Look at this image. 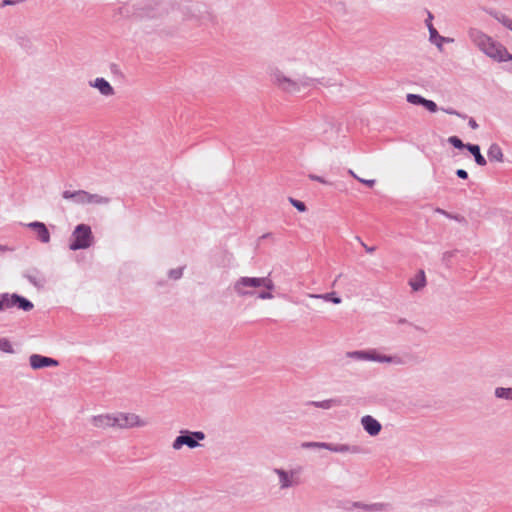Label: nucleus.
I'll list each match as a JSON object with an SVG mask.
<instances>
[{"label":"nucleus","mask_w":512,"mask_h":512,"mask_svg":"<svg viewBox=\"0 0 512 512\" xmlns=\"http://www.w3.org/2000/svg\"><path fill=\"white\" fill-rule=\"evenodd\" d=\"M180 11L183 20L193 23H199L207 14L204 5L192 2L182 5Z\"/></svg>","instance_id":"nucleus-10"},{"label":"nucleus","mask_w":512,"mask_h":512,"mask_svg":"<svg viewBox=\"0 0 512 512\" xmlns=\"http://www.w3.org/2000/svg\"><path fill=\"white\" fill-rule=\"evenodd\" d=\"M20 0H3L0 4L1 7L16 5Z\"/></svg>","instance_id":"nucleus-38"},{"label":"nucleus","mask_w":512,"mask_h":512,"mask_svg":"<svg viewBox=\"0 0 512 512\" xmlns=\"http://www.w3.org/2000/svg\"><path fill=\"white\" fill-rule=\"evenodd\" d=\"M354 506L364 509V510H367L369 512H378V511H382L385 508V504H383V503H374V504H370V505L355 503Z\"/></svg>","instance_id":"nucleus-26"},{"label":"nucleus","mask_w":512,"mask_h":512,"mask_svg":"<svg viewBox=\"0 0 512 512\" xmlns=\"http://www.w3.org/2000/svg\"><path fill=\"white\" fill-rule=\"evenodd\" d=\"M426 283V275L423 270H419L415 275H413L409 279L408 282L409 286L414 292L421 291L426 286Z\"/></svg>","instance_id":"nucleus-18"},{"label":"nucleus","mask_w":512,"mask_h":512,"mask_svg":"<svg viewBox=\"0 0 512 512\" xmlns=\"http://www.w3.org/2000/svg\"><path fill=\"white\" fill-rule=\"evenodd\" d=\"M232 289L239 298L272 300L275 297L276 286L270 275L263 277L241 276L233 282Z\"/></svg>","instance_id":"nucleus-2"},{"label":"nucleus","mask_w":512,"mask_h":512,"mask_svg":"<svg viewBox=\"0 0 512 512\" xmlns=\"http://www.w3.org/2000/svg\"><path fill=\"white\" fill-rule=\"evenodd\" d=\"M468 125H469V127H470L471 129H473V130L478 129V127H479V126H478V124H477V122L475 121V119H474V118H469V120H468Z\"/></svg>","instance_id":"nucleus-40"},{"label":"nucleus","mask_w":512,"mask_h":512,"mask_svg":"<svg viewBox=\"0 0 512 512\" xmlns=\"http://www.w3.org/2000/svg\"><path fill=\"white\" fill-rule=\"evenodd\" d=\"M205 439L206 435L203 431L183 429L179 431V434L173 440L171 448L174 451H180L183 447L196 449L202 446L201 441Z\"/></svg>","instance_id":"nucleus-5"},{"label":"nucleus","mask_w":512,"mask_h":512,"mask_svg":"<svg viewBox=\"0 0 512 512\" xmlns=\"http://www.w3.org/2000/svg\"><path fill=\"white\" fill-rule=\"evenodd\" d=\"M341 404L340 400L338 399H334V398H331V399H325V400H322V401H311L309 402V405H312L316 408H320V409H324V410H329V409H332L334 407H337Z\"/></svg>","instance_id":"nucleus-21"},{"label":"nucleus","mask_w":512,"mask_h":512,"mask_svg":"<svg viewBox=\"0 0 512 512\" xmlns=\"http://www.w3.org/2000/svg\"><path fill=\"white\" fill-rule=\"evenodd\" d=\"M436 211H437L438 213L443 214V215H446V216L448 215V214H447L444 210H442V209H437Z\"/></svg>","instance_id":"nucleus-44"},{"label":"nucleus","mask_w":512,"mask_h":512,"mask_svg":"<svg viewBox=\"0 0 512 512\" xmlns=\"http://www.w3.org/2000/svg\"><path fill=\"white\" fill-rule=\"evenodd\" d=\"M467 150L474 156L475 162L479 166H485L487 164V161L481 154L480 147L478 145L471 144L467 146Z\"/></svg>","instance_id":"nucleus-24"},{"label":"nucleus","mask_w":512,"mask_h":512,"mask_svg":"<svg viewBox=\"0 0 512 512\" xmlns=\"http://www.w3.org/2000/svg\"><path fill=\"white\" fill-rule=\"evenodd\" d=\"M273 473L278 478V486L280 490H287L297 487L301 484L300 470L299 469H283L275 468Z\"/></svg>","instance_id":"nucleus-8"},{"label":"nucleus","mask_w":512,"mask_h":512,"mask_svg":"<svg viewBox=\"0 0 512 512\" xmlns=\"http://www.w3.org/2000/svg\"><path fill=\"white\" fill-rule=\"evenodd\" d=\"M429 29V39L430 41L437 46V48L442 51L443 43H452L454 40L452 38L444 37L438 34L437 30L433 27L432 24L428 25Z\"/></svg>","instance_id":"nucleus-19"},{"label":"nucleus","mask_w":512,"mask_h":512,"mask_svg":"<svg viewBox=\"0 0 512 512\" xmlns=\"http://www.w3.org/2000/svg\"><path fill=\"white\" fill-rule=\"evenodd\" d=\"M310 179H312L314 181H317V182H320L322 184H327L328 183L324 178H322L320 176H317V175H310Z\"/></svg>","instance_id":"nucleus-41"},{"label":"nucleus","mask_w":512,"mask_h":512,"mask_svg":"<svg viewBox=\"0 0 512 512\" xmlns=\"http://www.w3.org/2000/svg\"><path fill=\"white\" fill-rule=\"evenodd\" d=\"M110 203V198L99 194H92L87 192L86 205H107Z\"/></svg>","instance_id":"nucleus-23"},{"label":"nucleus","mask_w":512,"mask_h":512,"mask_svg":"<svg viewBox=\"0 0 512 512\" xmlns=\"http://www.w3.org/2000/svg\"><path fill=\"white\" fill-rule=\"evenodd\" d=\"M362 246L364 247L365 251L367 253H373L375 251V247H369L366 244L362 243Z\"/></svg>","instance_id":"nucleus-42"},{"label":"nucleus","mask_w":512,"mask_h":512,"mask_svg":"<svg viewBox=\"0 0 512 512\" xmlns=\"http://www.w3.org/2000/svg\"><path fill=\"white\" fill-rule=\"evenodd\" d=\"M356 179H357L359 182H361V183H363V184L367 185L368 187H373V186L375 185V180H374V179H363V178H361V177H356Z\"/></svg>","instance_id":"nucleus-37"},{"label":"nucleus","mask_w":512,"mask_h":512,"mask_svg":"<svg viewBox=\"0 0 512 512\" xmlns=\"http://www.w3.org/2000/svg\"><path fill=\"white\" fill-rule=\"evenodd\" d=\"M456 175L461 179H467L468 173L464 169H458Z\"/></svg>","instance_id":"nucleus-39"},{"label":"nucleus","mask_w":512,"mask_h":512,"mask_svg":"<svg viewBox=\"0 0 512 512\" xmlns=\"http://www.w3.org/2000/svg\"><path fill=\"white\" fill-rule=\"evenodd\" d=\"M495 18L507 29L512 31V19L506 15L495 16Z\"/></svg>","instance_id":"nucleus-31"},{"label":"nucleus","mask_w":512,"mask_h":512,"mask_svg":"<svg viewBox=\"0 0 512 512\" xmlns=\"http://www.w3.org/2000/svg\"><path fill=\"white\" fill-rule=\"evenodd\" d=\"M302 447L325 449L338 454H358L361 452V448L359 446L347 443L305 442L302 444Z\"/></svg>","instance_id":"nucleus-7"},{"label":"nucleus","mask_w":512,"mask_h":512,"mask_svg":"<svg viewBox=\"0 0 512 512\" xmlns=\"http://www.w3.org/2000/svg\"><path fill=\"white\" fill-rule=\"evenodd\" d=\"M29 364L32 369L39 370L47 367H57L59 362L47 356L32 354L29 357Z\"/></svg>","instance_id":"nucleus-14"},{"label":"nucleus","mask_w":512,"mask_h":512,"mask_svg":"<svg viewBox=\"0 0 512 512\" xmlns=\"http://www.w3.org/2000/svg\"><path fill=\"white\" fill-rule=\"evenodd\" d=\"M360 424L364 431L371 437L379 435L382 430L381 423L371 415L362 416Z\"/></svg>","instance_id":"nucleus-13"},{"label":"nucleus","mask_w":512,"mask_h":512,"mask_svg":"<svg viewBox=\"0 0 512 512\" xmlns=\"http://www.w3.org/2000/svg\"><path fill=\"white\" fill-rule=\"evenodd\" d=\"M4 251H6V247L0 245V252H4Z\"/></svg>","instance_id":"nucleus-45"},{"label":"nucleus","mask_w":512,"mask_h":512,"mask_svg":"<svg viewBox=\"0 0 512 512\" xmlns=\"http://www.w3.org/2000/svg\"><path fill=\"white\" fill-rule=\"evenodd\" d=\"M494 395L497 399L512 401V387H496Z\"/></svg>","instance_id":"nucleus-25"},{"label":"nucleus","mask_w":512,"mask_h":512,"mask_svg":"<svg viewBox=\"0 0 512 512\" xmlns=\"http://www.w3.org/2000/svg\"><path fill=\"white\" fill-rule=\"evenodd\" d=\"M94 244L92 229L87 224H78L69 239V249L72 251L84 250Z\"/></svg>","instance_id":"nucleus-4"},{"label":"nucleus","mask_w":512,"mask_h":512,"mask_svg":"<svg viewBox=\"0 0 512 512\" xmlns=\"http://www.w3.org/2000/svg\"><path fill=\"white\" fill-rule=\"evenodd\" d=\"M367 361L390 364V365H404L405 359L400 355H387L379 351L378 349H367Z\"/></svg>","instance_id":"nucleus-11"},{"label":"nucleus","mask_w":512,"mask_h":512,"mask_svg":"<svg viewBox=\"0 0 512 512\" xmlns=\"http://www.w3.org/2000/svg\"><path fill=\"white\" fill-rule=\"evenodd\" d=\"M348 173H349L352 177H354L355 179H356V177H358V176L354 173V171H353V170H351V169L348 171Z\"/></svg>","instance_id":"nucleus-43"},{"label":"nucleus","mask_w":512,"mask_h":512,"mask_svg":"<svg viewBox=\"0 0 512 512\" xmlns=\"http://www.w3.org/2000/svg\"><path fill=\"white\" fill-rule=\"evenodd\" d=\"M62 197L64 199H66V200L73 201L75 204L86 205L87 191H84V190H77V191L65 190L62 193Z\"/></svg>","instance_id":"nucleus-17"},{"label":"nucleus","mask_w":512,"mask_h":512,"mask_svg":"<svg viewBox=\"0 0 512 512\" xmlns=\"http://www.w3.org/2000/svg\"><path fill=\"white\" fill-rule=\"evenodd\" d=\"M441 110L449 115H455V116H458L461 118H466V115L459 113L458 111H456L453 108H441Z\"/></svg>","instance_id":"nucleus-36"},{"label":"nucleus","mask_w":512,"mask_h":512,"mask_svg":"<svg viewBox=\"0 0 512 512\" xmlns=\"http://www.w3.org/2000/svg\"><path fill=\"white\" fill-rule=\"evenodd\" d=\"M0 351L5 353H13V347L7 338H0Z\"/></svg>","instance_id":"nucleus-30"},{"label":"nucleus","mask_w":512,"mask_h":512,"mask_svg":"<svg viewBox=\"0 0 512 512\" xmlns=\"http://www.w3.org/2000/svg\"><path fill=\"white\" fill-rule=\"evenodd\" d=\"M308 297L312 298V299H321L326 302H331L333 304H340L342 302L341 298L339 296H337V294L335 292H329V293H324V294L310 293V294H308Z\"/></svg>","instance_id":"nucleus-22"},{"label":"nucleus","mask_w":512,"mask_h":512,"mask_svg":"<svg viewBox=\"0 0 512 512\" xmlns=\"http://www.w3.org/2000/svg\"><path fill=\"white\" fill-rule=\"evenodd\" d=\"M289 202L295 207L299 212H305L307 210L304 202L296 200L294 198H289Z\"/></svg>","instance_id":"nucleus-33"},{"label":"nucleus","mask_w":512,"mask_h":512,"mask_svg":"<svg viewBox=\"0 0 512 512\" xmlns=\"http://www.w3.org/2000/svg\"><path fill=\"white\" fill-rule=\"evenodd\" d=\"M89 85L97 89L102 96L111 97L115 94L112 85L103 77L95 78L93 81L89 82Z\"/></svg>","instance_id":"nucleus-15"},{"label":"nucleus","mask_w":512,"mask_h":512,"mask_svg":"<svg viewBox=\"0 0 512 512\" xmlns=\"http://www.w3.org/2000/svg\"><path fill=\"white\" fill-rule=\"evenodd\" d=\"M114 412L93 415L89 419L92 427L100 430L115 429Z\"/></svg>","instance_id":"nucleus-12"},{"label":"nucleus","mask_w":512,"mask_h":512,"mask_svg":"<svg viewBox=\"0 0 512 512\" xmlns=\"http://www.w3.org/2000/svg\"><path fill=\"white\" fill-rule=\"evenodd\" d=\"M115 429L129 430L144 428L149 425V420L133 412H114Z\"/></svg>","instance_id":"nucleus-6"},{"label":"nucleus","mask_w":512,"mask_h":512,"mask_svg":"<svg viewBox=\"0 0 512 512\" xmlns=\"http://www.w3.org/2000/svg\"><path fill=\"white\" fill-rule=\"evenodd\" d=\"M26 226L35 231L39 241L45 244L50 242V232L43 222L34 221L26 224Z\"/></svg>","instance_id":"nucleus-16"},{"label":"nucleus","mask_w":512,"mask_h":512,"mask_svg":"<svg viewBox=\"0 0 512 512\" xmlns=\"http://www.w3.org/2000/svg\"><path fill=\"white\" fill-rule=\"evenodd\" d=\"M422 106L431 113H435L438 110L437 104L432 100L425 99Z\"/></svg>","instance_id":"nucleus-34"},{"label":"nucleus","mask_w":512,"mask_h":512,"mask_svg":"<svg viewBox=\"0 0 512 512\" xmlns=\"http://www.w3.org/2000/svg\"><path fill=\"white\" fill-rule=\"evenodd\" d=\"M467 34L471 43L486 57L498 63L512 61V54L507 48L481 29L470 27Z\"/></svg>","instance_id":"nucleus-3"},{"label":"nucleus","mask_w":512,"mask_h":512,"mask_svg":"<svg viewBox=\"0 0 512 512\" xmlns=\"http://www.w3.org/2000/svg\"><path fill=\"white\" fill-rule=\"evenodd\" d=\"M26 277L35 286H40L43 283V279L38 274H27Z\"/></svg>","instance_id":"nucleus-35"},{"label":"nucleus","mask_w":512,"mask_h":512,"mask_svg":"<svg viewBox=\"0 0 512 512\" xmlns=\"http://www.w3.org/2000/svg\"><path fill=\"white\" fill-rule=\"evenodd\" d=\"M13 307H17L23 311H30L33 309L34 305L31 301L18 294H0V312Z\"/></svg>","instance_id":"nucleus-9"},{"label":"nucleus","mask_w":512,"mask_h":512,"mask_svg":"<svg viewBox=\"0 0 512 512\" xmlns=\"http://www.w3.org/2000/svg\"><path fill=\"white\" fill-rule=\"evenodd\" d=\"M269 77L275 87L289 95L311 91L322 84V78L317 76L316 67L303 53L287 56L285 69L271 67Z\"/></svg>","instance_id":"nucleus-1"},{"label":"nucleus","mask_w":512,"mask_h":512,"mask_svg":"<svg viewBox=\"0 0 512 512\" xmlns=\"http://www.w3.org/2000/svg\"><path fill=\"white\" fill-rule=\"evenodd\" d=\"M448 142H449L452 146H454L455 148H457V149H464V148H466V149H467V146H469V145H470V144H464V143L462 142V140H461L459 137H457V136H450V137L448 138Z\"/></svg>","instance_id":"nucleus-29"},{"label":"nucleus","mask_w":512,"mask_h":512,"mask_svg":"<svg viewBox=\"0 0 512 512\" xmlns=\"http://www.w3.org/2000/svg\"><path fill=\"white\" fill-rule=\"evenodd\" d=\"M346 357L357 361H367V350L349 351L346 353Z\"/></svg>","instance_id":"nucleus-27"},{"label":"nucleus","mask_w":512,"mask_h":512,"mask_svg":"<svg viewBox=\"0 0 512 512\" xmlns=\"http://www.w3.org/2000/svg\"><path fill=\"white\" fill-rule=\"evenodd\" d=\"M425 99L426 98H424L418 94L409 93L406 95V101L413 105H421L422 106Z\"/></svg>","instance_id":"nucleus-28"},{"label":"nucleus","mask_w":512,"mask_h":512,"mask_svg":"<svg viewBox=\"0 0 512 512\" xmlns=\"http://www.w3.org/2000/svg\"><path fill=\"white\" fill-rule=\"evenodd\" d=\"M487 156L491 162L502 163L504 161L503 151L497 143H492L489 146Z\"/></svg>","instance_id":"nucleus-20"},{"label":"nucleus","mask_w":512,"mask_h":512,"mask_svg":"<svg viewBox=\"0 0 512 512\" xmlns=\"http://www.w3.org/2000/svg\"><path fill=\"white\" fill-rule=\"evenodd\" d=\"M182 275H183V268L182 267L171 269L168 272L169 278L173 279V280L180 279L182 277Z\"/></svg>","instance_id":"nucleus-32"}]
</instances>
